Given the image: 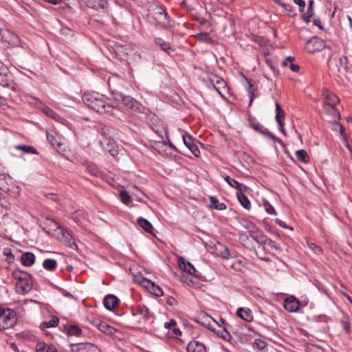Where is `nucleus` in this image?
<instances>
[{
  "label": "nucleus",
  "mask_w": 352,
  "mask_h": 352,
  "mask_svg": "<svg viewBox=\"0 0 352 352\" xmlns=\"http://www.w3.org/2000/svg\"><path fill=\"white\" fill-rule=\"evenodd\" d=\"M236 197L243 208L248 210L250 208L251 203L248 197L243 192V190L236 192Z\"/></svg>",
  "instance_id": "obj_28"
},
{
  "label": "nucleus",
  "mask_w": 352,
  "mask_h": 352,
  "mask_svg": "<svg viewBox=\"0 0 352 352\" xmlns=\"http://www.w3.org/2000/svg\"><path fill=\"white\" fill-rule=\"evenodd\" d=\"M248 80V86L247 87V91L248 94V96L250 98V102H249L248 106L250 107V106H251V104L253 102L254 99L255 98V95H254L255 89H254L253 85L251 84L250 80Z\"/></svg>",
  "instance_id": "obj_42"
},
{
  "label": "nucleus",
  "mask_w": 352,
  "mask_h": 352,
  "mask_svg": "<svg viewBox=\"0 0 352 352\" xmlns=\"http://www.w3.org/2000/svg\"><path fill=\"white\" fill-rule=\"evenodd\" d=\"M36 352H57L56 348L53 344H47L45 342H38L35 347Z\"/></svg>",
  "instance_id": "obj_26"
},
{
  "label": "nucleus",
  "mask_w": 352,
  "mask_h": 352,
  "mask_svg": "<svg viewBox=\"0 0 352 352\" xmlns=\"http://www.w3.org/2000/svg\"><path fill=\"white\" fill-rule=\"evenodd\" d=\"M210 208L218 210L226 209V205L224 203H220L218 198L214 196L210 197Z\"/></svg>",
  "instance_id": "obj_30"
},
{
  "label": "nucleus",
  "mask_w": 352,
  "mask_h": 352,
  "mask_svg": "<svg viewBox=\"0 0 352 352\" xmlns=\"http://www.w3.org/2000/svg\"><path fill=\"white\" fill-rule=\"evenodd\" d=\"M314 0H310L309 1V6H308V8H307V12L308 14H313V15L314 14Z\"/></svg>",
  "instance_id": "obj_59"
},
{
  "label": "nucleus",
  "mask_w": 352,
  "mask_h": 352,
  "mask_svg": "<svg viewBox=\"0 0 352 352\" xmlns=\"http://www.w3.org/2000/svg\"><path fill=\"white\" fill-rule=\"evenodd\" d=\"M116 106L117 102H120L127 109L138 113H144L146 108L138 101L129 96H125L122 94H118L115 98Z\"/></svg>",
  "instance_id": "obj_2"
},
{
  "label": "nucleus",
  "mask_w": 352,
  "mask_h": 352,
  "mask_svg": "<svg viewBox=\"0 0 352 352\" xmlns=\"http://www.w3.org/2000/svg\"><path fill=\"white\" fill-rule=\"evenodd\" d=\"M59 319L56 316H53L49 321H45L41 324V327L43 329L55 327L58 325Z\"/></svg>",
  "instance_id": "obj_38"
},
{
  "label": "nucleus",
  "mask_w": 352,
  "mask_h": 352,
  "mask_svg": "<svg viewBox=\"0 0 352 352\" xmlns=\"http://www.w3.org/2000/svg\"><path fill=\"white\" fill-rule=\"evenodd\" d=\"M52 223H53L54 230H57L58 233L61 234V240L64 241L70 248L76 250L77 245L69 231L60 226L58 223L55 221L52 220Z\"/></svg>",
  "instance_id": "obj_7"
},
{
  "label": "nucleus",
  "mask_w": 352,
  "mask_h": 352,
  "mask_svg": "<svg viewBox=\"0 0 352 352\" xmlns=\"http://www.w3.org/2000/svg\"><path fill=\"white\" fill-rule=\"evenodd\" d=\"M8 72V68L0 60V76H6Z\"/></svg>",
  "instance_id": "obj_52"
},
{
  "label": "nucleus",
  "mask_w": 352,
  "mask_h": 352,
  "mask_svg": "<svg viewBox=\"0 0 352 352\" xmlns=\"http://www.w3.org/2000/svg\"><path fill=\"white\" fill-rule=\"evenodd\" d=\"M154 43L160 47L161 50L167 53L168 54H170L172 52H173V50L171 47V45L170 43L165 41L163 38L157 37L154 40Z\"/></svg>",
  "instance_id": "obj_24"
},
{
  "label": "nucleus",
  "mask_w": 352,
  "mask_h": 352,
  "mask_svg": "<svg viewBox=\"0 0 352 352\" xmlns=\"http://www.w3.org/2000/svg\"><path fill=\"white\" fill-rule=\"evenodd\" d=\"M137 223L140 227L143 228L146 232L152 234L153 227L152 224L146 219L143 217H139L137 220Z\"/></svg>",
  "instance_id": "obj_27"
},
{
  "label": "nucleus",
  "mask_w": 352,
  "mask_h": 352,
  "mask_svg": "<svg viewBox=\"0 0 352 352\" xmlns=\"http://www.w3.org/2000/svg\"><path fill=\"white\" fill-rule=\"evenodd\" d=\"M324 111L327 114L332 116V120H339L340 115L336 107L324 106Z\"/></svg>",
  "instance_id": "obj_37"
},
{
  "label": "nucleus",
  "mask_w": 352,
  "mask_h": 352,
  "mask_svg": "<svg viewBox=\"0 0 352 352\" xmlns=\"http://www.w3.org/2000/svg\"><path fill=\"white\" fill-rule=\"evenodd\" d=\"M177 303V300H175V298L172 297V296H168L166 299V304H168V305L170 306H173L175 305H176Z\"/></svg>",
  "instance_id": "obj_62"
},
{
  "label": "nucleus",
  "mask_w": 352,
  "mask_h": 352,
  "mask_svg": "<svg viewBox=\"0 0 352 352\" xmlns=\"http://www.w3.org/2000/svg\"><path fill=\"white\" fill-rule=\"evenodd\" d=\"M136 280L140 285L150 289V292L156 296H163L164 293L162 289L160 286L155 285L154 282H152L150 280L142 277H137Z\"/></svg>",
  "instance_id": "obj_9"
},
{
  "label": "nucleus",
  "mask_w": 352,
  "mask_h": 352,
  "mask_svg": "<svg viewBox=\"0 0 352 352\" xmlns=\"http://www.w3.org/2000/svg\"><path fill=\"white\" fill-rule=\"evenodd\" d=\"M296 156L299 162L306 163L308 162V155L305 150H298L296 151Z\"/></svg>",
  "instance_id": "obj_41"
},
{
  "label": "nucleus",
  "mask_w": 352,
  "mask_h": 352,
  "mask_svg": "<svg viewBox=\"0 0 352 352\" xmlns=\"http://www.w3.org/2000/svg\"><path fill=\"white\" fill-rule=\"evenodd\" d=\"M179 265L180 268L184 272H186L190 275L195 274V273L196 272V269L195 268V267L183 257H180L179 258Z\"/></svg>",
  "instance_id": "obj_22"
},
{
  "label": "nucleus",
  "mask_w": 352,
  "mask_h": 352,
  "mask_svg": "<svg viewBox=\"0 0 352 352\" xmlns=\"http://www.w3.org/2000/svg\"><path fill=\"white\" fill-rule=\"evenodd\" d=\"M265 210L268 214H276L274 208L272 205H270L269 203H267V204L265 205Z\"/></svg>",
  "instance_id": "obj_58"
},
{
  "label": "nucleus",
  "mask_w": 352,
  "mask_h": 352,
  "mask_svg": "<svg viewBox=\"0 0 352 352\" xmlns=\"http://www.w3.org/2000/svg\"><path fill=\"white\" fill-rule=\"evenodd\" d=\"M157 11L156 12V14L159 15L160 18H164L168 19V14L166 13V10L163 9L162 8L160 7L157 8Z\"/></svg>",
  "instance_id": "obj_56"
},
{
  "label": "nucleus",
  "mask_w": 352,
  "mask_h": 352,
  "mask_svg": "<svg viewBox=\"0 0 352 352\" xmlns=\"http://www.w3.org/2000/svg\"><path fill=\"white\" fill-rule=\"evenodd\" d=\"M72 352H100V349L91 343H80L74 345Z\"/></svg>",
  "instance_id": "obj_14"
},
{
  "label": "nucleus",
  "mask_w": 352,
  "mask_h": 352,
  "mask_svg": "<svg viewBox=\"0 0 352 352\" xmlns=\"http://www.w3.org/2000/svg\"><path fill=\"white\" fill-rule=\"evenodd\" d=\"M16 319L13 311L10 309L0 311V329L12 328L16 323Z\"/></svg>",
  "instance_id": "obj_6"
},
{
  "label": "nucleus",
  "mask_w": 352,
  "mask_h": 352,
  "mask_svg": "<svg viewBox=\"0 0 352 352\" xmlns=\"http://www.w3.org/2000/svg\"><path fill=\"white\" fill-rule=\"evenodd\" d=\"M217 254L223 258H231L236 256L235 252H230L228 248L222 243H219L216 247Z\"/></svg>",
  "instance_id": "obj_16"
},
{
  "label": "nucleus",
  "mask_w": 352,
  "mask_h": 352,
  "mask_svg": "<svg viewBox=\"0 0 352 352\" xmlns=\"http://www.w3.org/2000/svg\"><path fill=\"white\" fill-rule=\"evenodd\" d=\"M236 315L240 318L246 322H251L253 320V315L252 311L249 308L240 307L236 311Z\"/></svg>",
  "instance_id": "obj_21"
},
{
  "label": "nucleus",
  "mask_w": 352,
  "mask_h": 352,
  "mask_svg": "<svg viewBox=\"0 0 352 352\" xmlns=\"http://www.w3.org/2000/svg\"><path fill=\"white\" fill-rule=\"evenodd\" d=\"M86 5L94 9V10H100L104 9L107 2L106 0H84Z\"/></svg>",
  "instance_id": "obj_23"
},
{
  "label": "nucleus",
  "mask_w": 352,
  "mask_h": 352,
  "mask_svg": "<svg viewBox=\"0 0 352 352\" xmlns=\"http://www.w3.org/2000/svg\"><path fill=\"white\" fill-rule=\"evenodd\" d=\"M64 328L67 331L68 336H78L82 333L80 328L75 324L69 326L65 325Z\"/></svg>",
  "instance_id": "obj_36"
},
{
  "label": "nucleus",
  "mask_w": 352,
  "mask_h": 352,
  "mask_svg": "<svg viewBox=\"0 0 352 352\" xmlns=\"http://www.w3.org/2000/svg\"><path fill=\"white\" fill-rule=\"evenodd\" d=\"M3 254L6 256V261L8 263H12L14 261V256L10 248H4Z\"/></svg>",
  "instance_id": "obj_48"
},
{
  "label": "nucleus",
  "mask_w": 352,
  "mask_h": 352,
  "mask_svg": "<svg viewBox=\"0 0 352 352\" xmlns=\"http://www.w3.org/2000/svg\"><path fill=\"white\" fill-rule=\"evenodd\" d=\"M220 322L222 324H219V329H216V328L210 322L208 323L207 327L212 331L215 332L217 336L223 338L224 340L228 341L232 338L230 333V330L232 327L221 318H220Z\"/></svg>",
  "instance_id": "obj_5"
},
{
  "label": "nucleus",
  "mask_w": 352,
  "mask_h": 352,
  "mask_svg": "<svg viewBox=\"0 0 352 352\" xmlns=\"http://www.w3.org/2000/svg\"><path fill=\"white\" fill-rule=\"evenodd\" d=\"M210 82L214 89L222 97L224 98L223 93L227 91V84L224 80L217 76L210 79Z\"/></svg>",
  "instance_id": "obj_11"
},
{
  "label": "nucleus",
  "mask_w": 352,
  "mask_h": 352,
  "mask_svg": "<svg viewBox=\"0 0 352 352\" xmlns=\"http://www.w3.org/2000/svg\"><path fill=\"white\" fill-rule=\"evenodd\" d=\"M87 170L88 172H89L91 175H96L97 171L96 169V167L91 164L87 165Z\"/></svg>",
  "instance_id": "obj_63"
},
{
  "label": "nucleus",
  "mask_w": 352,
  "mask_h": 352,
  "mask_svg": "<svg viewBox=\"0 0 352 352\" xmlns=\"http://www.w3.org/2000/svg\"><path fill=\"white\" fill-rule=\"evenodd\" d=\"M275 108L276 112L275 119L276 122L278 123V129L284 135H286L287 133L284 129V118L285 113L284 111L281 109L280 105L278 102L275 104Z\"/></svg>",
  "instance_id": "obj_13"
},
{
  "label": "nucleus",
  "mask_w": 352,
  "mask_h": 352,
  "mask_svg": "<svg viewBox=\"0 0 352 352\" xmlns=\"http://www.w3.org/2000/svg\"><path fill=\"white\" fill-rule=\"evenodd\" d=\"M99 144L102 149L111 156H116L118 154V146L113 138L105 133H101L98 137Z\"/></svg>",
  "instance_id": "obj_3"
},
{
  "label": "nucleus",
  "mask_w": 352,
  "mask_h": 352,
  "mask_svg": "<svg viewBox=\"0 0 352 352\" xmlns=\"http://www.w3.org/2000/svg\"><path fill=\"white\" fill-rule=\"evenodd\" d=\"M324 47L322 41L318 40L316 37H312L306 42L305 49L307 52L314 54L320 51Z\"/></svg>",
  "instance_id": "obj_12"
},
{
  "label": "nucleus",
  "mask_w": 352,
  "mask_h": 352,
  "mask_svg": "<svg viewBox=\"0 0 352 352\" xmlns=\"http://www.w3.org/2000/svg\"><path fill=\"white\" fill-rule=\"evenodd\" d=\"M260 245H262L265 250H268L269 248L278 250V246L276 242L271 239L267 238L266 236L264 237L263 242H261Z\"/></svg>",
  "instance_id": "obj_33"
},
{
  "label": "nucleus",
  "mask_w": 352,
  "mask_h": 352,
  "mask_svg": "<svg viewBox=\"0 0 352 352\" xmlns=\"http://www.w3.org/2000/svg\"><path fill=\"white\" fill-rule=\"evenodd\" d=\"M337 76L342 80H350L349 74L352 73L349 67L348 58L346 56H341L337 64Z\"/></svg>",
  "instance_id": "obj_4"
},
{
  "label": "nucleus",
  "mask_w": 352,
  "mask_h": 352,
  "mask_svg": "<svg viewBox=\"0 0 352 352\" xmlns=\"http://www.w3.org/2000/svg\"><path fill=\"white\" fill-rule=\"evenodd\" d=\"M103 304L107 309L111 311L118 305V299L113 294H108L104 297Z\"/></svg>",
  "instance_id": "obj_19"
},
{
  "label": "nucleus",
  "mask_w": 352,
  "mask_h": 352,
  "mask_svg": "<svg viewBox=\"0 0 352 352\" xmlns=\"http://www.w3.org/2000/svg\"><path fill=\"white\" fill-rule=\"evenodd\" d=\"M182 140L184 145L189 149V148L194 144L192 137L188 134L185 133L182 135Z\"/></svg>",
  "instance_id": "obj_44"
},
{
  "label": "nucleus",
  "mask_w": 352,
  "mask_h": 352,
  "mask_svg": "<svg viewBox=\"0 0 352 352\" xmlns=\"http://www.w3.org/2000/svg\"><path fill=\"white\" fill-rule=\"evenodd\" d=\"M42 111L48 116L49 117L54 118L55 116L56 115V113L52 111L51 109H50L46 105L44 107V108L42 109Z\"/></svg>",
  "instance_id": "obj_54"
},
{
  "label": "nucleus",
  "mask_w": 352,
  "mask_h": 352,
  "mask_svg": "<svg viewBox=\"0 0 352 352\" xmlns=\"http://www.w3.org/2000/svg\"><path fill=\"white\" fill-rule=\"evenodd\" d=\"M188 352H206V349L202 342L197 340L190 342L186 347Z\"/></svg>",
  "instance_id": "obj_20"
},
{
  "label": "nucleus",
  "mask_w": 352,
  "mask_h": 352,
  "mask_svg": "<svg viewBox=\"0 0 352 352\" xmlns=\"http://www.w3.org/2000/svg\"><path fill=\"white\" fill-rule=\"evenodd\" d=\"M253 346L259 350H263L266 346V342L260 338H257L254 340Z\"/></svg>",
  "instance_id": "obj_46"
},
{
  "label": "nucleus",
  "mask_w": 352,
  "mask_h": 352,
  "mask_svg": "<svg viewBox=\"0 0 352 352\" xmlns=\"http://www.w3.org/2000/svg\"><path fill=\"white\" fill-rule=\"evenodd\" d=\"M224 179L231 187L236 188L237 191L241 190L243 188H246L243 184L238 182L236 180L230 177V176L225 177Z\"/></svg>",
  "instance_id": "obj_34"
},
{
  "label": "nucleus",
  "mask_w": 352,
  "mask_h": 352,
  "mask_svg": "<svg viewBox=\"0 0 352 352\" xmlns=\"http://www.w3.org/2000/svg\"><path fill=\"white\" fill-rule=\"evenodd\" d=\"M284 308L289 312H296L300 306L299 300L294 296L287 298L283 302Z\"/></svg>",
  "instance_id": "obj_15"
},
{
  "label": "nucleus",
  "mask_w": 352,
  "mask_h": 352,
  "mask_svg": "<svg viewBox=\"0 0 352 352\" xmlns=\"http://www.w3.org/2000/svg\"><path fill=\"white\" fill-rule=\"evenodd\" d=\"M313 16V14H308L306 12L302 15V19L303 21L307 24L310 23V19Z\"/></svg>",
  "instance_id": "obj_64"
},
{
  "label": "nucleus",
  "mask_w": 352,
  "mask_h": 352,
  "mask_svg": "<svg viewBox=\"0 0 352 352\" xmlns=\"http://www.w3.org/2000/svg\"><path fill=\"white\" fill-rule=\"evenodd\" d=\"M98 329L100 331L108 335H113L116 331V329L114 327L103 321L100 322Z\"/></svg>",
  "instance_id": "obj_31"
},
{
  "label": "nucleus",
  "mask_w": 352,
  "mask_h": 352,
  "mask_svg": "<svg viewBox=\"0 0 352 352\" xmlns=\"http://www.w3.org/2000/svg\"><path fill=\"white\" fill-rule=\"evenodd\" d=\"M250 236L260 245L261 242H263L265 235L263 234L262 232L256 228L254 230H250Z\"/></svg>",
  "instance_id": "obj_29"
},
{
  "label": "nucleus",
  "mask_w": 352,
  "mask_h": 352,
  "mask_svg": "<svg viewBox=\"0 0 352 352\" xmlns=\"http://www.w3.org/2000/svg\"><path fill=\"white\" fill-rule=\"evenodd\" d=\"M177 324L176 320L173 318H171L169 322L164 323V328L170 329L171 327H175Z\"/></svg>",
  "instance_id": "obj_57"
},
{
  "label": "nucleus",
  "mask_w": 352,
  "mask_h": 352,
  "mask_svg": "<svg viewBox=\"0 0 352 352\" xmlns=\"http://www.w3.org/2000/svg\"><path fill=\"white\" fill-rule=\"evenodd\" d=\"M47 138L50 144L56 147L57 150L60 149L63 145L62 138L54 131L47 132Z\"/></svg>",
  "instance_id": "obj_17"
},
{
  "label": "nucleus",
  "mask_w": 352,
  "mask_h": 352,
  "mask_svg": "<svg viewBox=\"0 0 352 352\" xmlns=\"http://www.w3.org/2000/svg\"><path fill=\"white\" fill-rule=\"evenodd\" d=\"M250 125L253 129L265 137L271 139L275 142L281 143V140L278 138L276 137L273 133L270 132L266 128L256 121L251 120Z\"/></svg>",
  "instance_id": "obj_10"
},
{
  "label": "nucleus",
  "mask_w": 352,
  "mask_h": 352,
  "mask_svg": "<svg viewBox=\"0 0 352 352\" xmlns=\"http://www.w3.org/2000/svg\"><path fill=\"white\" fill-rule=\"evenodd\" d=\"M43 267L46 270L54 271L57 267V262L54 259L47 258L43 261Z\"/></svg>",
  "instance_id": "obj_35"
},
{
  "label": "nucleus",
  "mask_w": 352,
  "mask_h": 352,
  "mask_svg": "<svg viewBox=\"0 0 352 352\" xmlns=\"http://www.w3.org/2000/svg\"><path fill=\"white\" fill-rule=\"evenodd\" d=\"M341 323L346 332L349 333L350 331V322L348 316L343 317Z\"/></svg>",
  "instance_id": "obj_49"
},
{
  "label": "nucleus",
  "mask_w": 352,
  "mask_h": 352,
  "mask_svg": "<svg viewBox=\"0 0 352 352\" xmlns=\"http://www.w3.org/2000/svg\"><path fill=\"white\" fill-rule=\"evenodd\" d=\"M326 102L324 106L336 107L340 100L337 96L332 93H327L325 95Z\"/></svg>",
  "instance_id": "obj_32"
},
{
  "label": "nucleus",
  "mask_w": 352,
  "mask_h": 352,
  "mask_svg": "<svg viewBox=\"0 0 352 352\" xmlns=\"http://www.w3.org/2000/svg\"><path fill=\"white\" fill-rule=\"evenodd\" d=\"M6 179L10 180L11 179L6 174H0V188L8 193H10V188L3 183V181H6V183L8 184Z\"/></svg>",
  "instance_id": "obj_39"
},
{
  "label": "nucleus",
  "mask_w": 352,
  "mask_h": 352,
  "mask_svg": "<svg viewBox=\"0 0 352 352\" xmlns=\"http://www.w3.org/2000/svg\"><path fill=\"white\" fill-rule=\"evenodd\" d=\"M85 105L100 113L114 114L116 101L98 92H86L82 97Z\"/></svg>",
  "instance_id": "obj_1"
},
{
  "label": "nucleus",
  "mask_w": 352,
  "mask_h": 352,
  "mask_svg": "<svg viewBox=\"0 0 352 352\" xmlns=\"http://www.w3.org/2000/svg\"><path fill=\"white\" fill-rule=\"evenodd\" d=\"M15 148H16L18 150H21L26 153H32V154L38 153L36 149L34 147L31 146L17 145V146H15Z\"/></svg>",
  "instance_id": "obj_40"
},
{
  "label": "nucleus",
  "mask_w": 352,
  "mask_h": 352,
  "mask_svg": "<svg viewBox=\"0 0 352 352\" xmlns=\"http://www.w3.org/2000/svg\"><path fill=\"white\" fill-rule=\"evenodd\" d=\"M197 41L210 43L212 40L207 32L199 33L195 36Z\"/></svg>",
  "instance_id": "obj_43"
},
{
  "label": "nucleus",
  "mask_w": 352,
  "mask_h": 352,
  "mask_svg": "<svg viewBox=\"0 0 352 352\" xmlns=\"http://www.w3.org/2000/svg\"><path fill=\"white\" fill-rule=\"evenodd\" d=\"M310 248L314 251V252L317 254H319L322 252V249L320 247L316 245V244L311 243L310 245Z\"/></svg>",
  "instance_id": "obj_60"
},
{
  "label": "nucleus",
  "mask_w": 352,
  "mask_h": 352,
  "mask_svg": "<svg viewBox=\"0 0 352 352\" xmlns=\"http://www.w3.org/2000/svg\"><path fill=\"white\" fill-rule=\"evenodd\" d=\"M331 122L334 124V129L338 131L341 135H343L344 129L342 124L337 122V120H332Z\"/></svg>",
  "instance_id": "obj_51"
},
{
  "label": "nucleus",
  "mask_w": 352,
  "mask_h": 352,
  "mask_svg": "<svg viewBox=\"0 0 352 352\" xmlns=\"http://www.w3.org/2000/svg\"><path fill=\"white\" fill-rule=\"evenodd\" d=\"M21 272L13 273V276L16 280H17V281H20L21 280H23L25 278V272L23 274V276L21 275Z\"/></svg>",
  "instance_id": "obj_61"
},
{
  "label": "nucleus",
  "mask_w": 352,
  "mask_h": 352,
  "mask_svg": "<svg viewBox=\"0 0 352 352\" xmlns=\"http://www.w3.org/2000/svg\"><path fill=\"white\" fill-rule=\"evenodd\" d=\"M32 279V275L28 272H25V278L17 281L15 285V289L17 294L24 295L31 291L32 286L30 283Z\"/></svg>",
  "instance_id": "obj_8"
},
{
  "label": "nucleus",
  "mask_w": 352,
  "mask_h": 352,
  "mask_svg": "<svg viewBox=\"0 0 352 352\" xmlns=\"http://www.w3.org/2000/svg\"><path fill=\"white\" fill-rule=\"evenodd\" d=\"M189 150L192 152V153L195 156V157H199V155H200V151L198 148V146L193 144L190 148H189Z\"/></svg>",
  "instance_id": "obj_55"
},
{
  "label": "nucleus",
  "mask_w": 352,
  "mask_h": 352,
  "mask_svg": "<svg viewBox=\"0 0 352 352\" xmlns=\"http://www.w3.org/2000/svg\"><path fill=\"white\" fill-rule=\"evenodd\" d=\"M120 197L122 201L126 205H128L131 202V196L125 190L120 191Z\"/></svg>",
  "instance_id": "obj_45"
},
{
  "label": "nucleus",
  "mask_w": 352,
  "mask_h": 352,
  "mask_svg": "<svg viewBox=\"0 0 352 352\" xmlns=\"http://www.w3.org/2000/svg\"><path fill=\"white\" fill-rule=\"evenodd\" d=\"M31 101H30V103L36 106L37 108L41 109V110L44 108L45 104L39 99L31 96Z\"/></svg>",
  "instance_id": "obj_47"
},
{
  "label": "nucleus",
  "mask_w": 352,
  "mask_h": 352,
  "mask_svg": "<svg viewBox=\"0 0 352 352\" xmlns=\"http://www.w3.org/2000/svg\"><path fill=\"white\" fill-rule=\"evenodd\" d=\"M87 321L89 324H91V325H93L94 327H98L101 320L98 318H96L94 316H91V317H88L87 318Z\"/></svg>",
  "instance_id": "obj_50"
},
{
  "label": "nucleus",
  "mask_w": 352,
  "mask_h": 352,
  "mask_svg": "<svg viewBox=\"0 0 352 352\" xmlns=\"http://www.w3.org/2000/svg\"><path fill=\"white\" fill-rule=\"evenodd\" d=\"M294 3L298 6L299 12H303L305 8V1L304 0H293Z\"/></svg>",
  "instance_id": "obj_53"
},
{
  "label": "nucleus",
  "mask_w": 352,
  "mask_h": 352,
  "mask_svg": "<svg viewBox=\"0 0 352 352\" xmlns=\"http://www.w3.org/2000/svg\"><path fill=\"white\" fill-rule=\"evenodd\" d=\"M133 315H141L145 321L149 320L152 318V314L150 313L149 309L144 305H139L133 311Z\"/></svg>",
  "instance_id": "obj_18"
},
{
  "label": "nucleus",
  "mask_w": 352,
  "mask_h": 352,
  "mask_svg": "<svg viewBox=\"0 0 352 352\" xmlns=\"http://www.w3.org/2000/svg\"><path fill=\"white\" fill-rule=\"evenodd\" d=\"M21 263L26 267L32 266L35 261V256L32 252H25L21 256Z\"/></svg>",
  "instance_id": "obj_25"
}]
</instances>
